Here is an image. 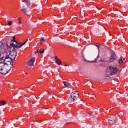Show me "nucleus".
<instances>
[{"label": "nucleus", "mask_w": 128, "mask_h": 128, "mask_svg": "<svg viewBox=\"0 0 128 128\" xmlns=\"http://www.w3.org/2000/svg\"><path fill=\"white\" fill-rule=\"evenodd\" d=\"M14 38H16V37L14 36L10 42V46H8V42H10V40L8 38L3 39L1 42L2 45L0 46V50H8V48H12L13 50H16L20 48H21L22 46H24V44L28 42V40L26 39L24 42L20 44Z\"/></svg>", "instance_id": "obj_1"}, {"label": "nucleus", "mask_w": 128, "mask_h": 128, "mask_svg": "<svg viewBox=\"0 0 128 128\" xmlns=\"http://www.w3.org/2000/svg\"><path fill=\"white\" fill-rule=\"evenodd\" d=\"M3 52H4V56H2L0 58V64H6V62H10V64H12V62L14 64V60H16V50H14L10 52V56L6 54V50H1Z\"/></svg>", "instance_id": "obj_2"}, {"label": "nucleus", "mask_w": 128, "mask_h": 128, "mask_svg": "<svg viewBox=\"0 0 128 128\" xmlns=\"http://www.w3.org/2000/svg\"><path fill=\"white\" fill-rule=\"evenodd\" d=\"M108 68L109 70L106 71L104 75L106 80H110L112 76L114 74H118V69L116 67L110 66Z\"/></svg>", "instance_id": "obj_3"}, {"label": "nucleus", "mask_w": 128, "mask_h": 128, "mask_svg": "<svg viewBox=\"0 0 128 128\" xmlns=\"http://www.w3.org/2000/svg\"><path fill=\"white\" fill-rule=\"evenodd\" d=\"M8 65L7 64L4 63V64H2L1 65L0 68V74H6L12 68H8Z\"/></svg>", "instance_id": "obj_4"}, {"label": "nucleus", "mask_w": 128, "mask_h": 128, "mask_svg": "<svg viewBox=\"0 0 128 128\" xmlns=\"http://www.w3.org/2000/svg\"><path fill=\"white\" fill-rule=\"evenodd\" d=\"M116 118L114 115H111L108 118V122L112 126H114V124H116Z\"/></svg>", "instance_id": "obj_5"}, {"label": "nucleus", "mask_w": 128, "mask_h": 128, "mask_svg": "<svg viewBox=\"0 0 128 128\" xmlns=\"http://www.w3.org/2000/svg\"><path fill=\"white\" fill-rule=\"evenodd\" d=\"M115 60H116V53H114V52H112L111 53L109 61L110 62H112Z\"/></svg>", "instance_id": "obj_6"}, {"label": "nucleus", "mask_w": 128, "mask_h": 128, "mask_svg": "<svg viewBox=\"0 0 128 128\" xmlns=\"http://www.w3.org/2000/svg\"><path fill=\"white\" fill-rule=\"evenodd\" d=\"M36 61V58L32 57L30 58L27 64L30 66H34V63Z\"/></svg>", "instance_id": "obj_7"}, {"label": "nucleus", "mask_w": 128, "mask_h": 128, "mask_svg": "<svg viewBox=\"0 0 128 128\" xmlns=\"http://www.w3.org/2000/svg\"><path fill=\"white\" fill-rule=\"evenodd\" d=\"M70 95L76 100L78 98V92L76 91L72 92Z\"/></svg>", "instance_id": "obj_8"}, {"label": "nucleus", "mask_w": 128, "mask_h": 128, "mask_svg": "<svg viewBox=\"0 0 128 128\" xmlns=\"http://www.w3.org/2000/svg\"><path fill=\"white\" fill-rule=\"evenodd\" d=\"M76 100V99H75L70 94V96L68 98V102H70L72 104V102H74V101Z\"/></svg>", "instance_id": "obj_9"}, {"label": "nucleus", "mask_w": 128, "mask_h": 128, "mask_svg": "<svg viewBox=\"0 0 128 128\" xmlns=\"http://www.w3.org/2000/svg\"><path fill=\"white\" fill-rule=\"evenodd\" d=\"M55 60H56L55 62H56V64L58 66H60V64H62V60H60V58H58L57 56H55Z\"/></svg>", "instance_id": "obj_10"}, {"label": "nucleus", "mask_w": 128, "mask_h": 128, "mask_svg": "<svg viewBox=\"0 0 128 128\" xmlns=\"http://www.w3.org/2000/svg\"><path fill=\"white\" fill-rule=\"evenodd\" d=\"M44 49H42V50H37L36 51H35L34 52V54H44Z\"/></svg>", "instance_id": "obj_11"}, {"label": "nucleus", "mask_w": 128, "mask_h": 128, "mask_svg": "<svg viewBox=\"0 0 128 128\" xmlns=\"http://www.w3.org/2000/svg\"><path fill=\"white\" fill-rule=\"evenodd\" d=\"M63 84H64V86L66 87V88H72V85H70V83L66 82H63Z\"/></svg>", "instance_id": "obj_12"}, {"label": "nucleus", "mask_w": 128, "mask_h": 128, "mask_svg": "<svg viewBox=\"0 0 128 128\" xmlns=\"http://www.w3.org/2000/svg\"><path fill=\"white\" fill-rule=\"evenodd\" d=\"M22 12L24 14L28 16V9H26V8H22Z\"/></svg>", "instance_id": "obj_13"}, {"label": "nucleus", "mask_w": 128, "mask_h": 128, "mask_svg": "<svg viewBox=\"0 0 128 128\" xmlns=\"http://www.w3.org/2000/svg\"><path fill=\"white\" fill-rule=\"evenodd\" d=\"M24 2L26 6H30V0H26Z\"/></svg>", "instance_id": "obj_14"}, {"label": "nucleus", "mask_w": 128, "mask_h": 128, "mask_svg": "<svg viewBox=\"0 0 128 128\" xmlns=\"http://www.w3.org/2000/svg\"><path fill=\"white\" fill-rule=\"evenodd\" d=\"M0 104H1V106H4L6 104V102L4 100H1Z\"/></svg>", "instance_id": "obj_15"}, {"label": "nucleus", "mask_w": 128, "mask_h": 128, "mask_svg": "<svg viewBox=\"0 0 128 128\" xmlns=\"http://www.w3.org/2000/svg\"><path fill=\"white\" fill-rule=\"evenodd\" d=\"M124 58H120V60H118V63L119 64H122V62H124Z\"/></svg>", "instance_id": "obj_16"}, {"label": "nucleus", "mask_w": 128, "mask_h": 128, "mask_svg": "<svg viewBox=\"0 0 128 128\" xmlns=\"http://www.w3.org/2000/svg\"><path fill=\"white\" fill-rule=\"evenodd\" d=\"M40 42H46V40L44 37L41 38Z\"/></svg>", "instance_id": "obj_17"}, {"label": "nucleus", "mask_w": 128, "mask_h": 128, "mask_svg": "<svg viewBox=\"0 0 128 128\" xmlns=\"http://www.w3.org/2000/svg\"><path fill=\"white\" fill-rule=\"evenodd\" d=\"M8 26H10L11 24H12V21H8Z\"/></svg>", "instance_id": "obj_18"}, {"label": "nucleus", "mask_w": 128, "mask_h": 128, "mask_svg": "<svg viewBox=\"0 0 128 128\" xmlns=\"http://www.w3.org/2000/svg\"><path fill=\"white\" fill-rule=\"evenodd\" d=\"M96 46V48H100V44H97L95 45Z\"/></svg>", "instance_id": "obj_19"}, {"label": "nucleus", "mask_w": 128, "mask_h": 128, "mask_svg": "<svg viewBox=\"0 0 128 128\" xmlns=\"http://www.w3.org/2000/svg\"><path fill=\"white\" fill-rule=\"evenodd\" d=\"M92 118H96V116H94V114L92 115Z\"/></svg>", "instance_id": "obj_20"}, {"label": "nucleus", "mask_w": 128, "mask_h": 128, "mask_svg": "<svg viewBox=\"0 0 128 128\" xmlns=\"http://www.w3.org/2000/svg\"><path fill=\"white\" fill-rule=\"evenodd\" d=\"M20 18H19L18 20H19V22H18V24H22V22L20 21Z\"/></svg>", "instance_id": "obj_21"}, {"label": "nucleus", "mask_w": 128, "mask_h": 128, "mask_svg": "<svg viewBox=\"0 0 128 128\" xmlns=\"http://www.w3.org/2000/svg\"><path fill=\"white\" fill-rule=\"evenodd\" d=\"M50 96H52V92H50Z\"/></svg>", "instance_id": "obj_22"}, {"label": "nucleus", "mask_w": 128, "mask_h": 128, "mask_svg": "<svg viewBox=\"0 0 128 128\" xmlns=\"http://www.w3.org/2000/svg\"><path fill=\"white\" fill-rule=\"evenodd\" d=\"M70 124V122H67V123L66 124Z\"/></svg>", "instance_id": "obj_23"}, {"label": "nucleus", "mask_w": 128, "mask_h": 128, "mask_svg": "<svg viewBox=\"0 0 128 128\" xmlns=\"http://www.w3.org/2000/svg\"><path fill=\"white\" fill-rule=\"evenodd\" d=\"M50 92H48V94H50Z\"/></svg>", "instance_id": "obj_24"}, {"label": "nucleus", "mask_w": 128, "mask_h": 128, "mask_svg": "<svg viewBox=\"0 0 128 128\" xmlns=\"http://www.w3.org/2000/svg\"><path fill=\"white\" fill-rule=\"evenodd\" d=\"M65 66H68V64H65Z\"/></svg>", "instance_id": "obj_25"}, {"label": "nucleus", "mask_w": 128, "mask_h": 128, "mask_svg": "<svg viewBox=\"0 0 128 128\" xmlns=\"http://www.w3.org/2000/svg\"><path fill=\"white\" fill-rule=\"evenodd\" d=\"M26 0H24V2H26Z\"/></svg>", "instance_id": "obj_26"}, {"label": "nucleus", "mask_w": 128, "mask_h": 128, "mask_svg": "<svg viewBox=\"0 0 128 128\" xmlns=\"http://www.w3.org/2000/svg\"><path fill=\"white\" fill-rule=\"evenodd\" d=\"M3 119H4V118H3Z\"/></svg>", "instance_id": "obj_27"}]
</instances>
